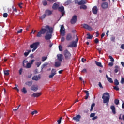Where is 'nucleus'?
I'll return each instance as SVG.
<instances>
[{
  "label": "nucleus",
  "instance_id": "nucleus-47",
  "mask_svg": "<svg viewBox=\"0 0 124 124\" xmlns=\"http://www.w3.org/2000/svg\"><path fill=\"white\" fill-rule=\"evenodd\" d=\"M7 16H8V14L7 13H4L3 15V17L4 18H7Z\"/></svg>",
  "mask_w": 124,
  "mask_h": 124
},
{
  "label": "nucleus",
  "instance_id": "nucleus-24",
  "mask_svg": "<svg viewBox=\"0 0 124 124\" xmlns=\"http://www.w3.org/2000/svg\"><path fill=\"white\" fill-rule=\"evenodd\" d=\"M110 108L112 110L113 114L115 115L116 114V108H115V106H111Z\"/></svg>",
  "mask_w": 124,
  "mask_h": 124
},
{
  "label": "nucleus",
  "instance_id": "nucleus-61",
  "mask_svg": "<svg viewBox=\"0 0 124 124\" xmlns=\"http://www.w3.org/2000/svg\"><path fill=\"white\" fill-rule=\"evenodd\" d=\"M121 49H122L123 50H124V44H122L120 46Z\"/></svg>",
  "mask_w": 124,
  "mask_h": 124
},
{
  "label": "nucleus",
  "instance_id": "nucleus-21",
  "mask_svg": "<svg viewBox=\"0 0 124 124\" xmlns=\"http://www.w3.org/2000/svg\"><path fill=\"white\" fill-rule=\"evenodd\" d=\"M66 39L68 41L71 40V39H72V35H71V34H68L66 36Z\"/></svg>",
  "mask_w": 124,
  "mask_h": 124
},
{
  "label": "nucleus",
  "instance_id": "nucleus-9",
  "mask_svg": "<svg viewBox=\"0 0 124 124\" xmlns=\"http://www.w3.org/2000/svg\"><path fill=\"white\" fill-rule=\"evenodd\" d=\"M51 72V74L49 76V78H53L57 74V71L55 69H52Z\"/></svg>",
  "mask_w": 124,
  "mask_h": 124
},
{
  "label": "nucleus",
  "instance_id": "nucleus-25",
  "mask_svg": "<svg viewBox=\"0 0 124 124\" xmlns=\"http://www.w3.org/2000/svg\"><path fill=\"white\" fill-rule=\"evenodd\" d=\"M95 63L97 66H99V67H103V66L101 64V62H98L97 61H95Z\"/></svg>",
  "mask_w": 124,
  "mask_h": 124
},
{
  "label": "nucleus",
  "instance_id": "nucleus-33",
  "mask_svg": "<svg viewBox=\"0 0 124 124\" xmlns=\"http://www.w3.org/2000/svg\"><path fill=\"white\" fill-rule=\"evenodd\" d=\"M114 85H115V86H119V85H120V83L118 79H116L114 80Z\"/></svg>",
  "mask_w": 124,
  "mask_h": 124
},
{
  "label": "nucleus",
  "instance_id": "nucleus-36",
  "mask_svg": "<svg viewBox=\"0 0 124 124\" xmlns=\"http://www.w3.org/2000/svg\"><path fill=\"white\" fill-rule=\"evenodd\" d=\"M4 75H6V76L9 75V70H7L4 71Z\"/></svg>",
  "mask_w": 124,
  "mask_h": 124
},
{
  "label": "nucleus",
  "instance_id": "nucleus-40",
  "mask_svg": "<svg viewBox=\"0 0 124 124\" xmlns=\"http://www.w3.org/2000/svg\"><path fill=\"white\" fill-rule=\"evenodd\" d=\"M41 63H42L41 61L37 62L36 63V65H37V67H39V66H40V65H41Z\"/></svg>",
  "mask_w": 124,
  "mask_h": 124
},
{
  "label": "nucleus",
  "instance_id": "nucleus-56",
  "mask_svg": "<svg viewBox=\"0 0 124 124\" xmlns=\"http://www.w3.org/2000/svg\"><path fill=\"white\" fill-rule=\"evenodd\" d=\"M99 87L101 89H103V87H102V84H101V82H99L98 84Z\"/></svg>",
  "mask_w": 124,
  "mask_h": 124
},
{
  "label": "nucleus",
  "instance_id": "nucleus-42",
  "mask_svg": "<svg viewBox=\"0 0 124 124\" xmlns=\"http://www.w3.org/2000/svg\"><path fill=\"white\" fill-rule=\"evenodd\" d=\"M113 89L116 91H120V88H119V86H118V85H116V86H113Z\"/></svg>",
  "mask_w": 124,
  "mask_h": 124
},
{
  "label": "nucleus",
  "instance_id": "nucleus-19",
  "mask_svg": "<svg viewBox=\"0 0 124 124\" xmlns=\"http://www.w3.org/2000/svg\"><path fill=\"white\" fill-rule=\"evenodd\" d=\"M101 7L103 9H106V8H108V3L107 2H104L101 5Z\"/></svg>",
  "mask_w": 124,
  "mask_h": 124
},
{
  "label": "nucleus",
  "instance_id": "nucleus-44",
  "mask_svg": "<svg viewBox=\"0 0 124 124\" xmlns=\"http://www.w3.org/2000/svg\"><path fill=\"white\" fill-rule=\"evenodd\" d=\"M47 1L46 0H45L43 1V5L44 6H46V5H47Z\"/></svg>",
  "mask_w": 124,
  "mask_h": 124
},
{
  "label": "nucleus",
  "instance_id": "nucleus-16",
  "mask_svg": "<svg viewBox=\"0 0 124 124\" xmlns=\"http://www.w3.org/2000/svg\"><path fill=\"white\" fill-rule=\"evenodd\" d=\"M60 7V5L58 4L55 3L53 4V5L52 6V8L54 10H57L59 9V7Z\"/></svg>",
  "mask_w": 124,
  "mask_h": 124
},
{
  "label": "nucleus",
  "instance_id": "nucleus-10",
  "mask_svg": "<svg viewBox=\"0 0 124 124\" xmlns=\"http://www.w3.org/2000/svg\"><path fill=\"white\" fill-rule=\"evenodd\" d=\"M72 120L75 121V122H80V120H81V115L78 114L73 117Z\"/></svg>",
  "mask_w": 124,
  "mask_h": 124
},
{
  "label": "nucleus",
  "instance_id": "nucleus-4",
  "mask_svg": "<svg viewBox=\"0 0 124 124\" xmlns=\"http://www.w3.org/2000/svg\"><path fill=\"white\" fill-rule=\"evenodd\" d=\"M64 56L66 61H69L71 58V53L67 49H66L64 51Z\"/></svg>",
  "mask_w": 124,
  "mask_h": 124
},
{
  "label": "nucleus",
  "instance_id": "nucleus-63",
  "mask_svg": "<svg viewBox=\"0 0 124 124\" xmlns=\"http://www.w3.org/2000/svg\"><path fill=\"white\" fill-rule=\"evenodd\" d=\"M65 39L64 38V37H62L61 38V42H63V41H64Z\"/></svg>",
  "mask_w": 124,
  "mask_h": 124
},
{
  "label": "nucleus",
  "instance_id": "nucleus-23",
  "mask_svg": "<svg viewBox=\"0 0 124 124\" xmlns=\"http://www.w3.org/2000/svg\"><path fill=\"white\" fill-rule=\"evenodd\" d=\"M83 92L86 93L85 99H88V98H89V95L90 94V93H89V91H88L87 90H84Z\"/></svg>",
  "mask_w": 124,
  "mask_h": 124
},
{
  "label": "nucleus",
  "instance_id": "nucleus-41",
  "mask_svg": "<svg viewBox=\"0 0 124 124\" xmlns=\"http://www.w3.org/2000/svg\"><path fill=\"white\" fill-rule=\"evenodd\" d=\"M114 103L116 105H118L119 103H120V101L116 99L114 100Z\"/></svg>",
  "mask_w": 124,
  "mask_h": 124
},
{
  "label": "nucleus",
  "instance_id": "nucleus-32",
  "mask_svg": "<svg viewBox=\"0 0 124 124\" xmlns=\"http://www.w3.org/2000/svg\"><path fill=\"white\" fill-rule=\"evenodd\" d=\"M71 3V0H67L65 2V5H69Z\"/></svg>",
  "mask_w": 124,
  "mask_h": 124
},
{
  "label": "nucleus",
  "instance_id": "nucleus-60",
  "mask_svg": "<svg viewBox=\"0 0 124 124\" xmlns=\"http://www.w3.org/2000/svg\"><path fill=\"white\" fill-rule=\"evenodd\" d=\"M23 31V29H21L17 31V33H21Z\"/></svg>",
  "mask_w": 124,
  "mask_h": 124
},
{
  "label": "nucleus",
  "instance_id": "nucleus-34",
  "mask_svg": "<svg viewBox=\"0 0 124 124\" xmlns=\"http://www.w3.org/2000/svg\"><path fill=\"white\" fill-rule=\"evenodd\" d=\"M31 63H27L25 66V68H31Z\"/></svg>",
  "mask_w": 124,
  "mask_h": 124
},
{
  "label": "nucleus",
  "instance_id": "nucleus-30",
  "mask_svg": "<svg viewBox=\"0 0 124 124\" xmlns=\"http://www.w3.org/2000/svg\"><path fill=\"white\" fill-rule=\"evenodd\" d=\"M27 51L28 52H25L24 53V55L25 57H28V55L30 54V53H31V50H28Z\"/></svg>",
  "mask_w": 124,
  "mask_h": 124
},
{
  "label": "nucleus",
  "instance_id": "nucleus-5",
  "mask_svg": "<svg viewBox=\"0 0 124 124\" xmlns=\"http://www.w3.org/2000/svg\"><path fill=\"white\" fill-rule=\"evenodd\" d=\"M38 45H39V42H38L33 43L32 44L30 45V48H31V49H33L32 50V52H34V51L37 49L38 47Z\"/></svg>",
  "mask_w": 124,
  "mask_h": 124
},
{
  "label": "nucleus",
  "instance_id": "nucleus-26",
  "mask_svg": "<svg viewBox=\"0 0 124 124\" xmlns=\"http://www.w3.org/2000/svg\"><path fill=\"white\" fill-rule=\"evenodd\" d=\"M106 77L107 78L108 82H109V83H113V79H112V78H109L107 75H106Z\"/></svg>",
  "mask_w": 124,
  "mask_h": 124
},
{
  "label": "nucleus",
  "instance_id": "nucleus-35",
  "mask_svg": "<svg viewBox=\"0 0 124 124\" xmlns=\"http://www.w3.org/2000/svg\"><path fill=\"white\" fill-rule=\"evenodd\" d=\"M87 9V6L85 5H81L80 6V9L86 10Z\"/></svg>",
  "mask_w": 124,
  "mask_h": 124
},
{
  "label": "nucleus",
  "instance_id": "nucleus-27",
  "mask_svg": "<svg viewBox=\"0 0 124 124\" xmlns=\"http://www.w3.org/2000/svg\"><path fill=\"white\" fill-rule=\"evenodd\" d=\"M55 67H60L61 66V62L57 61L55 62Z\"/></svg>",
  "mask_w": 124,
  "mask_h": 124
},
{
  "label": "nucleus",
  "instance_id": "nucleus-58",
  "mask_svg": "<svg viewBox=\"0 0 124 124\" xmlns=\"http://www.w3.org/2000/svg\"><path fill=\"white\" fill-rule=\"evenodd\" d=\"M22 5H23V3H20L18 4V6L20 8H23V6H21Z\"/></svg>",
  "mask_w": 124,
  "mask_h": 124
},
{
  "label": "nucleus",
  "instance_id": "nucleus-20",
  "mask_svg": "<svg viewBox=\"0 0 124 124\" xmlns=\"http://www.w3.org/2000/svg\"><path fill=\"white\" fill-rule=\"evenodd\" d=\"M86 3H87L86 0H81L78 2V5H84V4H86Z\"/></svg>",
  "mask_w": 124,
  "mask_h": 124
},
{
  "label": "nucleus",
  "instance_id": "nucleus-62",
  "mask_svg": "<svg viewBox=\"0 0 124 124\" xmlns=\"http://www.w3.org/2000/svg\"><path fill=\"white\" fill-rule=\"evenodd\" d=\"M47 1H49V2H55L56 1L55 0H47Z\"/></svg>",
  "mask_w": 124,
  "mask_h": 124
},
{
  "label": "nucleus",
  "instance_id": "nucleus-22",
  "mask_svg": "<svg viewBox=\"0 0 124 124\" xmlns=\"http://www.w3.org/2000/svg\"><path fill=\"white\" fill-rule=\"evenodd\" d=\"M48 29L46 28V29H44V28H42L41 30L40 31H41L42 34H45V33L46 32L48 31Z\"/></svg>",
  "mask_w": 124,
  "mask_h": 124
},
{
  "label": "nucleus",
  "instance_id": "nucleus-55",
  "mask_svg": "<svg viewBox=\"0 0 124 124\" xmlns=\"http://www.w3.org/2000/svg\"><path fill=\"white\" fill-rule=\"evenodd\" d=\"M12 8L14 11H15V12H17V9L16 8H14V6H12Z\"/></svg>",
  "mask_w": 124,
  "mask_h": 124
},
{
  "label": "nucleus",
  "instance_id": "nucleus-46",
  "mask_svg": "<svg viewBox=\"0 0 124 124\" xmlns=\"http://www.w3.org/2000/svg\"><path fill=\"white\" fill-rule=\"evenodd\" d=\"M38 112L37 110L33 111L31 112V115H36V114H37Z\"/></svg>",
  "mask_w": 124,
  "mask_h": 124
},
{
  "label": "nucleus",
  "instance_id": "nucleus-7",
  "mask_svg": "<svg viewBox=\"0 0 124 124\" xmlns=\"http://www.w3.org/2000/svg\"><path fill=\"white\" fill-rule=\"evenodd\" d=\"M58 10V11H60V12H61L62 17H63V16H64V14H65V12H64V7L63 6L59 7Z\"/></svg>",
  "mask_w": 124,
  "mask_h": 124
},
{
  "label": "nucleus",
  "instance_id": "nucleus-17",
  "mask_svg": "<svg viewBox=\"0 0 124 124\" xmlns=\"http://www.w3.org/2000/svg\"><path fill=\"white\" fill-rule=\"evenodd\" d=\"M41 95V93H34L31 95V97H39Z\"/></svg>",
  "mask_w": 124,
  "mask_h": 124
},
{
  "label": "nucleus",
  "instance_id": "nucleus-15",
  "mask_svg": "<svg viewBox=\"0 0 124 124\" xmlns=\"http://www.w3.org/2000/svg\"><path fill=\"white\" fill-rule=\"evenodd\" d=\"M31 90L33 92H36L38 90V86L36 85H32L31 87Z\"/></svg>",
  "mask_w": 124,
  "mask_h": 124
},
{
  "label": "nucleus",
  "instance_id": "nucleus-43",
  "mask_svg": "<svg viewBox=\"0 0 124 124\" xmlns=\"http://www.w3.org/2000/svg\"><path fill=\"white\" fill-rule=\"evenodd\" d=\"M47 57L46 56H43L42 57V62H45V61H46L47 60Z\"/></svg>",
  "mask_w": 124,
  "mask_h": 124
},
{
  "label": "nucleus",
  "instance_id": "nucleus-31",
  "mask_svg": "<svg viewBox=\"0 0 124 124\" xmlns=\"http://www.w3.org/2000/svg\"><path fill=\"white\" fill-rule=\"evenodd\" d=\"M95 106V104L94 103H93L91 105V108H90V112H92L93 110V107Z\"/></svg>",
  "mask_w": 124,
  "mask_h": 124
},
{
  "label": "nucleus",
  "instance_id": "nucleus-12",
  "mask_svg": "<svg viewBox=\"0 0 124 124\" xmlns=\"http://www.w3.org/2000/svg\"><path fill=\"white\" fill-rule=\"evenodd\" d=\"M84 29H86V30H88V31H92V27L89 26L88 24H82V25Z\"/></svg>",
  "mask_w": 124,
  "mask_h": 124
},
{
  "label": "nucleus",
  "instance_id": "nucleus-59",
  "mask_svg": "<svg viewBox=\"0 0 124 124\" xmlns=\"http://www.w3.org/2000/svg\"><path fill=\"white\" fill-rule=\"evenodd\" d=\"M121 84H124V78H121Z\"/></svg>",
  "mask_w": 124,
  "mask_h": 124
},
{
  "label": "nucleus",
  "instance_id": "nucleus-3",
  "mask_svg": "<svg viewBox=\"0 0 124 124\" xmlns=\"http://www.w3.org/2000/svg\"><path fill=\"white\" fill-rule=\"evenodd\" d=\"M53 12L50 10H46L45 12V14L39 17L41 20H43V19H45L47 16H50V15H52Z\"/></svg>",
  "mask_w": 124,
  "mask_h": 124
},
{
  "label": "nucleus",
  "instance_id": "nucleus-18",
  "mask_svg": "<svg viewBox=\"0 0 124 124\" xmlns=\"http://www.w3.org/2000/svg\"><path fill=\"white\" fill-rule=\"evenodd\" d=\"M40 75H39L37 76H34L32 78V80H33L34 81H38L39 79H40Z\"/></svg>",
  "mask_w": 124,
  "mask_h": 124
},
{
  "label": "nucleus",
  "instance_id": "nucleus-45",
  "mask_svg": "<svg viewBox=\"0 0 124 124\" xmlns=\"http://www.w3.org/2000/svg\"><path fill=\"white\" fill-rule=\"evenodd\" d=\"M62 117H60V119L57 121L58 124H60L61 123H62Z\"/></svg>",
  "mask_w": 124,
  "mask_h": 124
},
{
  "label": "nucleus",
  "instance_id": "nucleus-50",
  "mask_svg": "<svg viewBox=\"0 0 124 124\" xmlns=\"http://www.w3.org/2000/svg\"><path fill=\"white\" fill-rule=\"evenodd\" d=\"M115 37L114 36H112L110 38V40L111 41H113V42H115Z\"/></svg>",
  "mask_w": 124,
  "mask_h": 124
},
{
  "label": "nucleus",
  "instance_id": "nucleus-52",
  "mask_svg": "<svg viewBox=\"0 0 124 124\" xmlns=\"http://www.w3.org/2000/svg\"><path fill=\"white\" fill-rule=\"evenodd\" d=\"M94 116H95V113H91V114H90V117L91 118H93V117H94Z\"/></svg>",
  "mask_w": 124,
  "mask_h": 124
},
{
  "label": "nucleus",
  "instance_id": "nucleus-28",
  "mask_svg": "<svg viewBox=\"0 0 124 124\" xmlns=\"http://www.w3.org/2000/svg\"><path fill=\"white\" fill-rule=\"evenodd\" d=\"M25 85L28 86V87H31L32 85V81H27L25 82Z\"/></svg>",
  "mask_w": 124,
  "mask_h": 124
},
{
  "label": "nucleus",
  "instance_id": "nucleus-64",
  "mask_svg": "<svg viewBox=\"0 0 124 124\" xmlns=\"http://www.w3.org/2000/svg\"><path fill=\"white\" fill-rule=\"evenodd\" d=\"M113 64H114L113 63V62H111L109 63L108 65H109V66L112 67V66H113Z\"/></svg>",
  "mask_w": 124,
  "mask_h": 124
},
{
  "label": "nucleus",
  "instance_id": "nucleus-51",
  "mask_svg": "<svg viewBox=\"0 0 124 124\" xmlns=\"http://www.w3.org/2000/svg\"><path fill=\"white\" fill-rule=\"evenodd\" d=\"M109 58L111 62H114L115 60H114V58H113V57H112V56H109Z\"/></svg>",
  "mask_w": 124,
  "mask_h": 124
},
{
  "label": "nucleus",
  "instance_id": "nucleus-8",
  "mask_svg": "<svg viewBox=\"0 0 124 124\" xmlns=\"http://www.w3.org/2000/svg\"><path fill=\"white\" fill-rule=\"evenodd\" d=\"M68 47L70 48H75L77 47V42H76L75 41H72L71 44L68 46Z\"/></svg>",
  "mask_w": 124,
  "mask_h": 124
},
{
  "label": "nucleus",
  "instance_id": "nucleus-54",
  "mask_svg": "<svg viewBox=\"0 0 124 124\" xmlns=\"http://www.w3.org/2000/svg\"><path fill=\"white\" fill-rule=\"evenodd\" d=\"M94 42L95 43H96V44H97V43H98V42H99V40H98L97 38H96L94 40Z\"/></svg>",
  "mask_w": 124,
  "mask_h": 124
},
{
  "label": "nucleus",
  "instance_id": "nucleus-53",
  "mask_svg": "<svg viewBox=\"0 0 124 124\" xmlns=\"http://www.w3.org/2000/svg\"><path fill=\"white\" fill-rule=\"evenodd\" d=\"M81 72L82 73H87V69H83L82 71Z\"/></svg>",
  "mask_w": 124,
  "mask_h": 124
},
{
  "label": "nucleus",
  "instance_id": "nucleus-14",
  "mask_svg": "<svg viewBox=\"0 0 124 124\" xmlns=\"http://www.w3.org/2000/svg\"><path fill=\"white\" fill-rule=\"evenodd\" d=\"M98 11V9L97 8V7L96 6H94L92 8V12L93 14H96Z\"/></svg>",
  "mask_w": 124,
  "mask_h": 124
},
{
  "label": "nucleus",
  "instance_id": "nucleus-2",
  "mask_svg": "<svg viewBox=\"0 0 124 124\" xmlns=\"http://www.w3.org/2000/svg\"><path fill=\"white\" fill-rule=\"evenodd\" d=\"M102 98L103 99V103H106L107 105H108L110 100V94L107 92L103 94Z\"/></svg>",
  "mask_w": 124,
  "mask_h": 124
},
{
  "label": "nucleus",
  "instance_id": "nucleus-11",
  "mask_svg": "<svg viewBox=\"0 0 124 124\" xmlns=\"http://www.w3.org/2000/svg\"><path fill=\"white\" fill-rule=\"evenodd\" d=\"M76 22H77V16L75 15L74 16L71 20V23L73 25L74 24H75L76 23Z\"/></svg>",
  "mask_w": 124,
  "mask_h": 124
},
{
  "label": "nucleus",
  "instance_id": "nucleus-38",
  "mask_svg": "<svg viewBox=\"0 0 124 124\" xmlns=\"http://www.w3.org/2000/svg\"><path fill=\"white\" fill-rule=\"evenodd\" d=\"M87 35L88 36L87 37V39H92V38H93V35H91V34H90V33H88L87 34Z\"/></svg>",
  "mask_w": 124,
  "mask_h": 124
},
{
  "label": "nucleus",
  "instance_id": "nucleus-57",
  "mask_svg": "<svg viewBox=\"0 0 124 124\" xmlns=\"http://www.w3.org/2000/svg\"><path fill=\"white\" fill-rule=\"evenodd\" d=\"M23 72V69L21 68L19 70V74H20V75H22V72Z\"/></svg>",
  "mask_w": 124,
  "mask_h": 124
},
{
  "label": "nucleus",
  "instance_id": "nucleus-29",
  "mask_svg": "<svg viewBox=\"0 0 124 124\" xmlns=\"http://www.w3.org/2000/svg\"><path fill=\"white\" fill-rule=\"evenodd\" d=\"M114 68V72H115V73H117L118 71H119V70H120V67L116 65L115 66Z\"/></svg>",
  "mask_w": 124,
  "mask_h": 124
},
{
  "label": "nucleus",
  "instance_id": "nucleus-39",
  "mask_svg": "<svg viewBox=\"0 0 124 124\" xmlns=\"http://www.w3.org/2000/svg\"><path fill=\"white\" fill-rule=\"evenodd\" d=\"M21 92L24 93V94H26L27 93V90H26V88L23 87L22 90H21Z\"/></svg>",
  "mask_w": 124,
  "mask_h": 124
},
{
  "label": "nucleus",
  "instance_id": "nucleus-6",
  "mask_svg": "<svg viewBox=\"0 0 124 124\" xmlns=\"http://www.w3.org/2000/svg\"><path fill=\"white\" fill-rule=\"evenodd\" d=\"M60 33L61 35H62V36H64V35H65V28H64V26H61L60 30Z\"/></svg>",
  "mask_w": 124,
  "mask_h": 124
},
{
  "label": "nucleus",
  "instance_id": "nucleus-37",
  "mask_svg": "<svg viewBox=\"0 0 124 124\" xmlns=\"http://www.w3.org/2000/svg\"><path fill=\"white\" fill-rule=\"evenodd\" d=\"M42 34H42V32H41V31H40L38 32V33H37L36 36H37V37H41Z\"/></svg>",
  "mask_w": 124,
  "mask_h": 124
},
{
  "label": "nucleus",
  "instance_id": "nucleus-1",
  "mask_svg": "<svg viewBox=\"0 0 124 124\" xmlns=\"http://www.w3.org/2000/svg\"><path fill=\"white\" fill-rule=\"evenodd\" d=\"M46 29H47L49 31V32L46 33V35L45 36V39L46 40H50L52 38V33H53V28L50 27L49 26L45 27Z\"/></svg>",
  "mask_w": 124,
  "mask_h": 124
},
{
  "label": "nucleus",
  "instance_id": "nucleus-49",
  "mask_svg": "<svg viewBox=\"0 0 124 124\" xmlns=\"http://www.w3.org/2000/svg\"><path fill=\"white\" fill-rule=\"evenodd\" d=\"M59 50L60 51V52H62V46L61 45L59 46Z\"/></svg>",
  "mask_w": 124,
  "mask_h": 124
},
{
  "label": "nucleus",
  "instance_id": "nucleus-48",
  "mask_svg": "<svg viewBox=\"0 0 124 124\" xmlns=\"http://www.w3.org/2000/svg\"><path fill=\"white\" fill-rule=\"evenodd\" d=\"M47 64H46V63H45V64H43V65L41 66V67L42 70V69H43V68H44V67H45V66H47Z\"/></svg>",
  "mask_w": 124,
  "mask_h": 124
},
{
  "label": "nucleus",
  "instance_id": "nucleus-13",
  "mask_svg": "<svg viewBox=\"0 0 124 124\" xmlns=\"http://www.w3.org/2000/svg\"><path fill=\"white\" fill-rule=\"evenodd\" d=\"M57 59L59 62H62V60H63V55L62 54H58L57 55Z\"/></svg>",
  "mask_w": 124,
  "mask_h": 124
}]
</instances>
